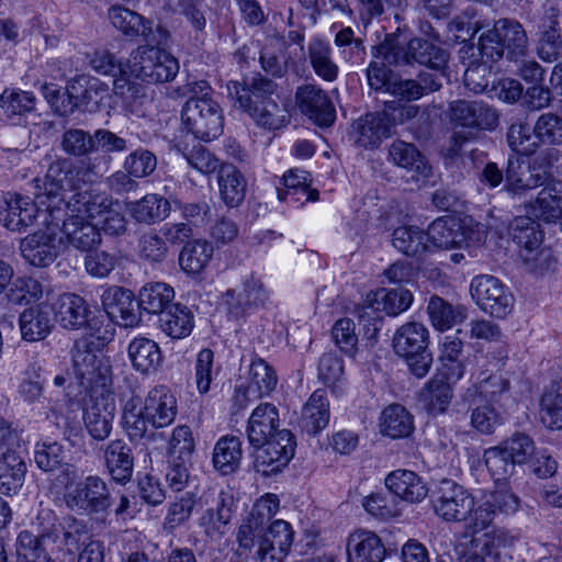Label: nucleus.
<instances>
[{
  "instance_id": "nucleus-13",
  "label": "nucleus",
  "mask_w": 562,
  "mask_h": 562,
  "mask_svg": "<svg viewBox=\"0 0 562 562\" xmlns=\"http://www.w3.org/2000/svg\"><path fill=\"white\" fill-rule=\"evenodd\" d=\"M385 58L389 63L396 65L417 63L431 70H440L447 66L448 53L427 40L413 38L404 46L391 47L386 52Z\"/></svg>"
},
{
  "instance_id": "nucleus-59",
  "label": "nucleus",
  "mask_w": 562,
  "mask_h": 562,
  "mask_svg": "<svg viewBox=\"0 0 562 562\" xmlns=\"http://www.w3.org/2000/svg\"><path fill=\"white\" fill-rule=\"evenodd\" d=\"M195 443L189 426H177L171 434L168 445L169 460L191 462Z\"/></svg>"
},
{
  "instance_id": "nucleus-3",
  "label": "nucleus",
  "mask_w": 562,
  "mask_h": 562,
  "mask_svg": "<svg viewBox=\"0 0 562 562\" xmlns=\"http://www.w3.org/2000/svg\"><path fill=\"white\" fill-rule=\"evenodd\" d=\"M276 83L263 77H255L250 83L238 81L227 83L228 97L250 114L258 125L267 128H279L285 121V115L278 103L271 99Z\"/></svg>"
},
{
  "instance_id": "nucleus-37",
  "label": "nucleus",
  "mask_w": 562,
  "mask_h": 562,
  "mask_svg": "<svg viewBox=\"0 0 562 562\" xmlns=\"http://www.w3.org/2000/svg\"><path fill=\"white\" fill-rule=\"evenodd\" d=\"M74 375L79 385L92 396L112 393V367L106 357H99V360L89 364L87 371H78Z\"/></svg>"
},
{
  "instance_id": "nucleus-24",
  "label": "nucleus",
  "mask_w": 562,
  "mask_h": 562,
  "mask_svg": "<svg viewBox=\"0 0 562 562\" xmlns=\"http://www.w3.org/2000/svg\"><path fill=\"white\" fill-rule=\"evenodd\" d=\"M547 179L546 171L531 165L518 155L509 156L506 166L505 190L520 195L528 190L538 188Z\"/></svg>"
},
{
  "instance_id": "nucleus-62",
  "label": "nucleus",
  "mask_w": 562,
  "mask_h": 562,
  "mask_svg": "<svg viewBox=\"0 0 562 562\" xmlns=\"http://www.w3.org/2000/svg\"><path fill=\"white\" fill-rule=\"evenodd\" d=\"M499 446L509 454L510 460L516 467L528 462L536 451L532 439L522 432L514 434L512 437L503 440Z\"/></svg>"
},
{
  "instance_id": "nucleus-58",
  "label": "nucleus",
  "mask_w": 562,
  "mask_h": 562,
  "mask_svg": "<svg viewBox=\"0 0 562 562\" xmlns=\"http://www.w3.org/2000/svg\"><path fill=\"white\" fill-rule=\"evenodd\" d=\"M483 460L496 483L508 480L515 473V463L499 445L487 448Z\"/></svg>"
},
{
  "instance_id": "nucleus-15",
  "label": "nucleus",
  "mask_w": 562,
  "mask_h": 562,
  "mask_svg": "<svg viewBox=\"0 0 562 562\" xmlns=\"http://www.w3.org/2000/svg\"><path fill=\"white\" fill-rule=\"evenodd\" d=\"M449 119L456 126L493 131L497 127V110L483 101L456 100L450 103Z\"/></svg>"
},
{
  "instance_id": "nucleus-42",
  "label": "nucleus",
  "mask_w": 562,
  "mask_h": 562,
  "mask_svg": "<svg viewBox=\"0 0 562 562\" xmlns=\"http://www.w3.org/2000/svg\"><path fill=\"white\" fill-rule=\"evenodd\" d=\"M331 46L328 42L315 38L307 47L308 59L315 74L325 81L333 82L338 78L339 67L333 60Z\"/></svg>"
},
{
  "instance_id": "nucleus-55",
  "label": "nucleus",
  "mask_w": 562,
  "mask_h": 562,
  "mask_svg": "<svg viewBox=\"0 0 562 562\" xmlns=\"http://www.w3.org/2000/svg\"><path fill=\"white\" fill-rule=\"evenodd\" d=\"M393 246L407 256H416L429 247L425 232L416 226H401L393 232Z\"/></svg>"
},
{
  "instance_id": "nucleus-11",
  "label": "nucleus",
  "mask_w": 562,
  "mask_h": 562,
  "mask_svg": "<svg viewBox=\"0 0 562 562\" xmlns=\"http://www.w3.org/2000/svg\"><path fill=\"white\" fill-rule=\"evenodd\" d=\"M200 505L204 508L200 517V526L210 537H222L231 522L235 501L231 492L210 488L200 497Z\"/></svg>"
},
{
  "instance_id": "nucleus-29",
  "label": "nucleus",
  "mask_w": 562,
  "mask_h": 562,
  "mask_svg": "<svg viewBox=\"0 0 562 562\" xmlns=\"http://www.w3.org/2000/svg\"><path fill=\"white\" fill-rule=\"evenodd\" d=\"M278 408L270 403L258 405L251 413L246 434L252 447H260L280 429Z\"/></svg>"
},
{
  "instance_id": "nucleus-17",
  "label": "nucleus",
  "mask_w": 562,
  "mask_h": 562,
  "mask_svg": "<svg viewBox=\"0 0 562 562\" xmlns=\"http://www.w3.org/2000/svg\"><path fill=\"white\" fill-rule=\"evenodd\" d=\"M293 530L285 520L272 521L258 537L256 562H283L293 542Z\"/></svg>"
},
{
  "instance_id": "nucleus-41",
  "label": "nucleus",
  "mask_w": 562,
  "mask_h": 562,
  "mask_svg": "<svg viewBox=\"0 0 562 562\" xmlns=\"http://www.w3.org/2000/svg\"><path fill=\"white\" fill-rule=\"evenodd\" d=\"M247 182L233 165H222L218 169V188L224 203L229 207L238 206L245 198Z\"/></svg>"
},
{
  "instance_id": "nucleus-6",
  "label": "nucleus",
  "mask_w": 562,
  "mask_h": 562,
  "mask_svg": "<svg viewBox=\"0 0 562 562\" xmlns=\"http://www.w3.org/2000/svg\"><path fill=\"white\" fill-rule=\"evenodd\" d=\"M125 74L130 72L134 78L150 83L172 80L179 71L178 60L165 49L153 44L140 46L132 53L127 61Z\"/></svg>"
},
{
  "instance_id": "nucleus-46",
  "label": "nucleus",
  "mask_w": 562,
  "mask_h": 562,
  "mask_svg": "<svg viewBox=\"0 0 562 562\" xmlns=\"http://www.w3.org/2000/svg\"><path fill=\"white\" fill-rule=\"evenodd\" d=\"M26 473L24 460L13 451L2 454L0 465V493L10 495L22 486Z\"/></svg>"
},
{
  "instance_id": "nucleus-49",
  "label": "nucleus",
  "mask_w": 562,
  "mask_h": 562,
  "mask_svg": "<svg viewBox=\"0 0 562 562\" xmlns=\"http://www.w3.org/2000/svg\"><path fill=\"white\" fill-rule=\"evenodd\" d=\"M427 312L431 325L440 331L450 329L465 317L461 306H453L438 295L429 299Z\"/></svg>"
},
{
  "instance_id": "nucleus-16",
  "label": "nucleus",
  "mask_w": 562,
  "mask_h": 562,
  "mask_svg": "<svg viewBox=\"0 0 562 562\" xmlns=\"http://www.w3.org/2000/svg\"><path fill=\"white\" fill-rule=\"evenodd\" d=\"M114 328L112 325L97 326L91 323L90 333H86L76 339L71 348V362L74 373L87 371L92 362L99 360V357H105L102 349L113 339Z\"/></svg>"
},
{
  "instance_id": "nucleus-14",
  "label": "nucleus",
  "mask_w": 562,
  "mask_h": 562,
  "mask_svg": "<svg viewBox=\"0 0 562 562\" xmlns=\"http://www.w3.org/2000/svg\"><path fill=\"white\" fill-rule=\"evenodd\" d=\"M295 439L288 429H281L258 449L255 467L258 472L269 475L284 468L294 456Z\"/></svg>"
},
{
  "instance_id": "nucleus-61",
  "label": "nucleus",
  "mask_w": 562,
  "mask_h": 562,
  "mask_svg": "<svg viewBox=\"0 0 562 562\" xmlns=\"http://www.w3.org/2000/svg\"><path fill=\"white\" fill-rule=\"evenodd\" d=\"M362 505L372 517L386 520L400 514L398 503L394 496L376 492L363 498Z\"/></svg>"
},
{
  "instance_id": "nucleus-56",
  "label": "nucleus",
  "mask_w": 562,
  "mask_h": 562,
  "mask_svg": "<svg viewBox=\"0 0 562 562\" xmlns=\"http://www.w3.org/2000/svg\"><path fill=\"white\" fill-rule=\"evenodd\" d=\"M540 419L550 429L562 428V385L551 386L541 397Z\"/></svg>"
},
{
  "instance_id": "nucleus-22",
  "label": "nucleus",
  "mask_w": 562,
  "mask_h": 562,
  "mask_svg": "<svg viewBox=\"0 0 562 562\" xmlns=\"http://www.w3.org/2000/svg\"><path fill=\"white\" fill-rule=\"evenodd\" d=\"M108 18L117 31L131 40L142 37L147 44L160 43L157 33L161 35L164 31L159 27L154 31L153 21L135 11L122 5H112L108 11Z\"/></svg>"
},
{
  "instance_id": "nucleus-47",
  "label": "nucleus",
  "mask_w": 562,
  "mask_h": 562,
  "mask_svg": "<svg viewBox=\"0 0 562 562\" xmlns=\"http://www.w3.org/2000/svg\"><path fill=\"white\" fill-rule=\"evenodd\" d=\"M175 297L173 289L162 282L148 283L142 288L138 295V307L148 313L160 315L171 306Z\"/></svg>"
},
{
  "instance_id": "nucleus-53",
  "label": "nucleus",
  "mask_w": 562,
  "mask_h": 562,
  "mask_svg": "<svg viewBox=\"0 0 562 562\" xmlns=\"http://www.w3.org/2000/svg\"><path fill=\"white\" fill-rule=\"evenodd\" d=\"M471 426L482 435H491L503 424V417L498 411L482 398H473L470 404Z\"/></svg>"
},
{
  "instance_id": "nucleus-35",
  "label": "nucleus",
  "mask_w": 562,
  "mask_h": 562,
  "mask_svg": "<svg viewBox=\"0 0 562 562\" xmlns=\"http://www.w3.org/2000/svg\"><path fill=\"white\" fill-rule=\"evenodd\" d=\"M106 92L108 86L95 77L79 75L68 81V94L88 111H95Z\"/></svg>"
},
{
  "instance_id": "nucleus-12",
  "label": "nucleus",
  "mask_w": 562,
  "mask_h": 562,
  "mask_svg": "<svg viewBox=\"0 0 562 562\" xmlns=\"http://www.w3.org/2000/svg\"><path fill=\"white\" fill-rule=\"evenodd\" d=\"M470 291L482 311L496 317H504L514 306L510 291L495 277L482 274L473 278Z\"/></svg>"
},
{
  "instance_id": "nucleus-9",
  "label": "nucleus",
  "mask_w": 562,
  "mask_h": 562,
  "mask_svg": "<svg viewBox=\"0 0 562 562\" xmlns=\"http://www.w3.org/2000/svg\"><path fill=\"white\" fill-rule=\"evenodd\" d=\"M64 501L68 509L92 515L110 506V492L101 477L90 475L75 486H67Z\"/></svg>"
},
{
  "instance_id": "nucleus-57",
  "label": "nucleus",
  "mask_w": 562,
  "mask_h": 562,
  "mask_svg": "<svg viewBox=\"0 0 562 562\" xmlns=\"http://www.w3.org/2000/svg\"><path fill=\"white\" fill-rule=\"evenodd\" d=\"M532 132L538 144L561 146L562 117L552 112L543 113L536 120Z\"/></svg>"
},
{
  "instance_id": "nucleus-44",
  "label": "nucleus",
  "mask_w": 562,
  "mask_h": 562,
  "mask_svg": "<svg viewBox=\"0 0 562 562\" xmlns=\"http://www.w3.org/2000/svg\"><path fill=\"white\" fill-rule=\"evenodd\" d=\"M160 327L165 334L175 339L187 337L193 326V314L181 304H172L159 317Z\"/></svg>"
},
{
  "instance_id": "nucleus-54",
  "label": "nucleus",
  "mask_w": 562,
  "mask_h": 562,
  "mask_svg": "<svg viewBox=\"0 0 562 562\" xmlns=\"http://www.w3.org/2000/svg\"><path fill=\"white\" fill-rule=\"evenodd\" d=\"M373 302L376 304L373 306L375 310H381L387 315L396 316L411 306L413 294L409 290L403 288L381 289L374 293Z\"/></svg>"
},
{
  "instance_id": "nucleus-32",
  "label": "nucleus",
  "mask_w": 562,
  "mask_h": 562,
  "mask_svg": "<svg viewBox=\"0 0 562 562\" xmlns=\"http://www.w3.org/2000/svg\"><path fill=\"white\" fill-rule=\"evenodd\" d=\"M347 555L349 562H382L385 548L374 532L359 530L348 538Z\"/></svg>"
},
{
  "instance_id": "nucleus-31",
  "label": "nucleus",
  "mask_w": 562,
  "mask_h": 562,
  "mask_svg": "<svg viewBox=\"0 0 562 562\" xmlns=\"http://www.w3.org/2000/svg\"><path fill=\"white\" fill-rule=\"evenodd\" d=\"M387 160L393 165L413 172L417 180L427 179L432 175L424 155L412 143L401 139L393 140L389 147Z\"/></svg>"
},
{
  "instance_id": "nucleus-21",
  "label": "nucleus",
  "mask_w": 562,
  "mask_h": 562,
  "mask_svg": "<svg viewBox=\"0 0 562 562\" xmlns=\"http://www.w3.org/2000/svg\"><path fill=\"white\" fill-rule=\"evenodd\" d=\"M295 101L301 112L319 126H329L336 119L327 93L317 85L306 83L296 89Z\"/></svg>"
},
{
  "instance_id": "nucleus-5",
  "label": "nucleus",
  "mask_w": 562,
  "mask_h": 562,
  "mask_svg": "<svg viewBox=\"0 0 562 562\" xmlns=\"http://www.w3.org/2000/svg\"><path fill=\"white\" fill-rule=\"evenodd\" d=\"M428 344V329L417 322L401 326L393 338L395 353L405 359L411 372L419 379L428 373L432 363Z\"/></svg>"
},
{
  "instance_id": "nucleus-48",
  "label": "nucleus",
  "mask_w": 562,
  "mask_h": 562,
  "mask_svg": "<svg viewBox=\"0 0 562 562\" xmlns=\"http://www.w3.org/2000/svg\"><path fill=\"white\" fill-rule=\"evenodd\" d=\"M170 212V203L158 194H147L132 203V216L139 223L153 224L165 220Z\"/></svg>"
},
{
  "instance_id": "nucleus-4",
  "label": "nucleus",
  "mask_w": 562,
  "mask_h": 562,
  "mask_svg": "<svg viewBox=\"0 0 562 562\" xmlns=\"http://www.w3.org/2000/svg\"><path fill=\"white\" fill-rule=\"evenodd\" d=\"M479 49L486 61H496L504 56L518 61L528 52V35L517 20L499 19L492 30L481 35Z\"/></svg>"
},
{
  "instance_id": "nucleus-26",
  "label": "nucleus",
  "mask_w": 562,
  "mask_h": 562,
  "mask_svg": "<svg viewBox=\"0 0 562 562\" xmlns=\"http://www.w3.org/2000/svg\"><path fill=\"white\" fill-rule=\"evenodd\" d=\"M102 460L112 479L120 483L131 480L134 457L130 445L124 439L110 440L101 448Z\"/></svg>"
},
{
  "instance_id": "nucleus-43",
  "label": "nucleus",
  "mask_w": 562,
  "mask_h": 562,
  "mask_svg": "<svg viewBox=\"0 0 562 562\" xmlns=\"http://www.w3.org/2000/svg\"><path fill=\"white\" fill-rule=\"evenodd\" d=\"M414 429L413 417L400 404H392L384 408L380 416V430L391 438L408 437Z\"/></svg>"
},
{
  "instance_id": "nucleus-20",
  "label": "nucleus",
  "mask_w": 562,
  "mask_h": 562,
  "mask_svg": "<svg viewBox=\"0 0 562 562\" xmlns=\"http://www.w3.org/2000/svg\"><path fill=\"white\" fill-rule=\"evenodd\" d=\"M279 510V497L268 493L261 496L252 506L247 519L240 525L237 541L240 548L251 549L265 526Z\"/></svg>"
},
{
  "instance_id": "nucleus-25",
  "label": "nucleus",
  "mask_w": 562,
  "mask_h": 562,
  "mask_svg": "<svg viewBox=\"0 0 562 562\" xmlns=\"http://www.w3.org/2000/svg\"><path fill=\"white\" fill-rule=\"evenodd\" d=\"M101 303L112 319H117L124 327H133L139 323L138 302L131 290L113 285L106 288L101 295Z\"/></svg>"
},
{
  "instance_id": "nucleus-10",
  "label": "nucleus",
  "mask_w": 562,
  "mask_h": 562,
  "mask_svg": "<svg viewBox=\"0 0 562 562\" xmlns=\"http://www.w3.org/2000/svg\"><path fill=\"white\" fill-rule=\"evenodd\" d=\"M432 497L435 513L446 521H462L474 510V497L451 480L440 481Z\"/></svg>"
},
{
  "instance_id": "nucleus-36",
  "label": "nucleus",
  "mask_w": 562,
  "mask_h": 562,
  "mask_svg": "<svg viewBox=\"0 0 562 562\" xmlns=\"http://www.w3.org/2000/svg\"><path fill=\"white\" fill-rule=\"evenodd\" d=\"M329 401L326 390L318 389L312 393L302 409L301 427L308 435H316L329 423Z\"/></svg>"
},
{
  "instance_id": "nucleus-33",
  "label": "nucleus",
  "mask_w": 562,
  "mask_h": 562,
  "mask_svg": "<svg viewBox=\"0 0 562 562\" xmlns=\"http://www.w3.org/2000/svg\"><path fill=\"white\" fill-rule=\"evenodd\" d=\"M538 56L547 63L555 61L562 55V35L559 14L554 9L547 11L539 30Z\"/></svg>"
},
{
  "instance_id": "nucleus-63",
  "label": "nucleus",
  "mask_w": 562,
  "mask_h": 562,
  "mask_svg": "<svg viewBox=\"0 0 562 562\" xmlns=\"http://www.w3.org/2000/svg\"><path fill=\"white\" fill-rule=\"evenodd\" d=\"M123 167L130 176L145 178L155 171L157 157L148 149L137 148L125 158Z\"/></svg>"
},
{
  "instance_id": "nucleus-27",
  "label": "nucleus",
  "mask_w": 562,
  "mask_h": 562,
  "mask_svg": "<svg viewBox=\"0 0 562 562\" xmlns=\"http://www.w3.org/2000/svg\"><path fill=\"white\" fill-rule=\"evenodd\" d=\"M426 243L428 244L427 250L431 249H448L452 247H459L463 243L467 247L480 244L485 239V232L477 229L475 232L471 231V234L464 238L458 232H454L452 228L448 226V222L443 218L435 220L428 227L425 233Z\"/></svg>"
},
{
  "instance_id": "nucleus-50",
  "label": "nucleus",
  "mask_w": 562,
  "mask_h": 562,
  "mask_svg": "<svg viewBox=\"0 0 562 562\" xmlns=\"http://www.w3.org/2000/svg\"><path fill=\"white\" fill-rule=\"evenodd\" d=\"M213 256V246L206 240H193L188 243L179 255V265L187 273H199L210 262Z\"/></svg>"
},
{
  "instance_id": "nucleus-18",
  "label": "nucleus",
  "mask_w": 562,
  "mask_h": 562,
  "mask_svg": "<svg viewBox=\"0 0 562 562\" xmlns=\"http://www.w3.org/2000/svg\"><path fill=\"white\" fill-rule=\"evenodd\" d=\"M38 178L33 180V183ZM34 201L29 196L13 195L5 199L0 207V222L12 232H22L32 226L40 216L43 218L45 206L38 204L36 199V184H34Z\"/></svg>"
},
{
  "instance_id": "nucleus-51",
  "label": "nucleus",
  "mask_w": 562,
  "mask_h": 562,
  "mask_svg": "<svg viewBox=\"0 0 562 562\" xmlns=\"http://www.w3.org/2000/svg\"><path fill=\"white\" fill-rule=\"evenodd\" d=\"M248 380L247 393L257 397L270 394L278 383L274 369L261 358L251 361Z\"/></svg>"
},
{
  "instance_id": "nucleus-30",
  "label": "nucleus",
  "mask_w": 562,
  "mask_h": 562,
  "mask_svg": "<svg viewBox=\"0 0 562 562\" xmlns=\"http://www.w3.org/2000/svg\"><path fill=\"white\" fill-rule=\"evenodd\" d=\"M356 143L366 148H376L383 138H387L394 132L391 127L387 114L383 112H372L360 117L355 125Z\"/></svg>"
},
{
  "instance_id": "nucleus-7",
  "label": "nucleus",
  "mask_w": 562,
  "mask_h": 562,
  "mask_svg": "<svg viewBox=\"0 0 562 562\" xmlns=\"http://www.w3.org/2000/svg\"><path fill=\"white\" fill-rule=\"evenodd\" d=\"M181 119L189 132L205 142L217 138L223 132V110L207 93L190 98L183 105Z\"/></svg>"
},
{
  "instance_id": "nucleus-39",
  "label": "nucleus",
  "mask_w": 562,
  "mask_h": 562,
  "mask_svg": "<svg viewBox=\"0 0 562 562\" xmlns=\"http://www.w3.org/2000/svg\"><path fill=\"white\" fill-rule=\"evenodd\" d=\"M127 352L133 368L144 374L156 371L162 359L158 345L145 337L133 339Z\"/></svg>"
},
{
  "instance_id": "nucleus-52",
  "label": "nucleus",
  "mask_w": 562,
  "mask_h": 562,
  "mask_svg": "<svg viewBox=\"0 0 562 562\" xmlns=\"http://www.w3.org/2000/svg\"><path fill=\"white\" fill-rule=\"evenodd\" d=\"M509 235L520 250L540 247L543 239L540 225L530 216L515 217L509 225Z\"/></svg>"
},
{
  "instance_id": "nucleus-64",
  "label": "nucleus",
  "mask_w": 562,
  "mask_h": 562,
  "mask_svg": "<svg viewBox=\"0 0 562 562\" xmlns=\"http://www.w3.org/2000/svg\"><path fill=\"white\" fill-rule=\"evenodd\" d=\"M194 505V492L188 491L176 497L175 502L170 504L167 516L165 518V528L173 530L175 528L184 524L190 518Z\"/></svg>"
},
{
  "instance_id": "nucleus-8",
  "label": "nucleus",
  "mask_w": 562,
  "mask_h": 562,
  "mask_svg": "<svg viewBox=\"0 0 562 562\" xmlns=\"http://www.w3.org/2000/svg\"><path fill=\"white\" fill-rule=\"evenodd\" d=\"M47 210L43 213L44 228L27 235L21 240L22 257L34 267H48L65 250L64 239H59L54 225L47 223Z\"/></svg>"
},
{
  "instance_id": "nucleus-34",
  "label": "nucleus",
  "mask_w": 562,
  "mask_h": 562,
  "mask_svg": "<svg viewBox=\"0 0 562 562\" xmlns=\"http://www.w3.org/2000/svg\"><path fill=\"white\" fill-rule=\"evenodd\" d=\"M385 485L395 496L409 503L422 502L428 494L424 480L409 470H395L385 479Z\"/></svg>"
},
{
  "instance_id": "nucleus-19",
  "label": "nucleus",
  "mask_w": 562,
  "mask_h": 562,
  "mask_svg": "<svg viewBox=\"0 0 562 562\" xmlns=\"http://www.w3.org/2000/svg\"><path fill=\"white\" fill-rule=\"evenodd\" d=\"M50 306L54 308V318L65 329L78 330L86 327L87 333H90L91 323L101 326L99 319L90 318V305L78 294L64 293Z\"/></svg>"
},
{
  "instance_id": "nucleus-23",
  "label": "nucleus",
  "mask_w": 562,
  "mask_h": 562,
  "mask_svg": "<svg viewBox=\"0 0 562 562\" xmlns=\"http://www.w3.org/2000/svg\"><path fill=\"white\" fill-rule=\"evenodd\" d=\"M90 404L85 409L83 423L88 434L95 440H104L112 431L115 403L112 393L90 395Z\"/></svg>"
},
{
  "instance_id": "nucleus-28",
  "label": "nucleus",
  "mask_w": 562,
  "mask_h": 562,
  "mask_svg": "<svg viewBox=\"0 0 562 562\" xmlns=\"http://www.w3.org/2000/svg\"><path fill=\"white\" fill-rule=\"evenodd\" d=\"M53 313L54 308L49 303H41L25 308L19 317L22 338L31 342L45 339L54 326Z\"/></svg>"
},
{
  "instance_id": "nucleus-2",
  "label": "nucleus",
  "mask_w": 562,
  "mask_h": 562,
  "mask_svg": "<svg viewBox=\"0 0 562 562\" xmlns=\"http://www.w3.org/2000/svg\"><path fill=\"white\" fill-rule=\"evenodd\" d=\"M178 406L173 393L164 385L151 389L144 401L132 396L122 407V427L132 440L154 438L153 429L171 425Z\"/></svg>"
},
{
  "instance_id": "nucleus-1",
  "label": "nucleus",
  "mask_w": 562,
  "mask_h": 562,
  "mask_svg": "<svg viewBox=\"0 0 562 562\" xmlns=\"http://www.w3.org/2000/svg\"><path fill=\"white\" fill-rule=\"evenodd\" d=\"M109 159L94 157L74 168L68 159L52 162L43 179H37L36 199L47 210L48 224L54 225L65 248L71 246L80 251H90L101 244L98 217L104 207L105 195L81 190L92 181V177L102 176Z\"/></svg>"
},
{
  "instance_id": "nucleus-40",
  "label": "nucleus",
  "mask_w": 562,
  "mask_h": 562,
  "mask_svg": "<svg viewBox=\"0 0 562 562\" xmlns=\"http://www.w3.org/2000/svg\"><path fill=\"white\" fill-rule=\"evenodd\" d=\"M529 213L540 220L551 223L562 215V184L553 182L547 184L530 205Z\"/></svg>"
},
{
  "instance_id": "nucleus-60",
  "label": "nucleus",
  "mask_w": 562,
  "mask_h": 562,
  "mask_svg": "<svg viewBox=\"0 0 562 562\" xmlns=\"http://www.w3.org/2000/svg\"><path fill=\"white\" fill-rule=\"evenodd\" d=\"M35 98L31 92L5 89L0 95V106L9 119L21 116L34 109Z\"/></svg>"
},
{
  "instance_id": "nucleus-45",
  "label": "nucleus",
  "mask_w": 562,
  "mask_h": 562,
  "mask_svg": "<svg viewBox=\"0 0 562 562\" xmlns=\"http://www.w3.org/2000/svg\"><path fill=\"white\" fill-rule=\"evenodd\" d=\"M241 457L240 439L236 436H224L214 447L213 464L223 474H229L239 468Z\"/></svg>"
},
{
  "instance_id": "nucleus-38",
  "label": "nucleus",
  "mask_w": 562,
  "mask_h": 562,
  "mask_svg": "<svg viewBox=\"0 0 562 562\" xmlns=\"http://www.w3.org/2000/svg\"><path fill=\"white\" fill-rule=\"evenodd\" d=\"M61 148L63 150L75 157H86V159L80 160L78 166H75L71 161V166L74 168H80L83 162L87 160L94 158V156H90L95 150V137L94 134L91 135L89 132L83 131L81 128H69L66 130L61 137ZM106 157L109 161H111L110 156L105 154H98L95 157ZM109 164L106 166V169H109ZM108 170H105L103 173H105Z\"/></svg>"
}]
</instances>
